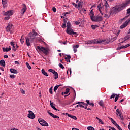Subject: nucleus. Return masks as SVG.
Returning a JSON list of instances; mask_svg holds the SVG:
<instances>
[{"label":"nucleus","mask_w":130,"mask_h":130,"mask_svg":"<svg viewBox=\"0 0 130 130\" xmlns=\"http://www.w3.org/2000/svg\"><path fill=\"white\" fill-rule=\"evenodd\" d=\"M26 66L28 68V70H31V69H32V67H31V66H30V64H29V63L26 62Z\"/></svg>","instance_id":"nucleus-33"},{"label":"nucleus","mask_w":130,"mask_h":130,"mask_svg":"<svg viewBox=\"0 0 130 130\" xmlns=\"http://www.w3.org/2000/svg\"><path fill=\"white\" fill-rule=\"evenodd\" d=\"M20 91H21V92L22 93V94H25V90H24L21 89Z\"/></svg>","instance_id":"nucleus-55"},{"label":"nucleus","mask_w":130,"mask_h":130,"mask_svg":"<svg viewBox=\"0 0 130 130\" xmlns=\"http://www.w3.org/2000/svg\"><path fill=\"white\" fill-rule=\"evenodd\" d=\"M23 8L21 10V13L22 15H24L25 14V12L27 11V7H26V5L23 4Z\"/></svg>","instance_id":"nucleus-9"},{"label":"nucleus","mask_w":130,"mask_h":130,"mask_svg":"<svg viewBox=\"0 0 130 130\" xmlns=\"http://www.w3.org/2000/svg\"><path fill=\"white\" fill-rule=\"evenodd\" d=\"M72 5L73 6H74L75 7V8H78V5H77V4H76V3H72Z\"/></svg>","instance_id":"nucleus-54"},{"label":"nucleus","mask_w":130,"mask_h":130,"mask_svg":"<svg viewBox=\"0 0 130 130\" xmlns=\"http://www.w3.org/2000/svg\"><path fill=\"white\" fill-rule=\"evenodd\" d=\"M89 105H90V106H94V103H90Z\"/></svg>","instance_id":"nucleus-63"},{"label":"nucleus","mask_w":130,"mask_h":130,"mask_svg":"<svg viewBox=\"0 0 130 130\" xmlns=\"http://www.w3.org/2000/svg\"><path fill=\"white\" fill-rule=\"evenodd\" d=\"M48 113L49 114V115H50V116H52V117H53V118H57V119L59 118V117L58 116H56L52 114V113L49 112V111H48Z\"/></svg>","instance_id":"nucleus-12"},{"label":"nucleus","mask_w":130,"mask_h":130,"mask_svg":"<svg viewBox=\"0 0 130 130\" xmlns=\"http://www.w3.org/2000/svg\"><path fill=\"white\" fill-rule=\"evenodd\" d=\"M57 89H58V86L56 85V86L54 87V92H55V93H56V91H57Z\"/></svg>","instance_id":"nucleus-37"},{"label":"nucleus","mask_w":130,"mask_h":130,"mask_svg":"<svg viewBox=\"0 0 130 130\" xmlns=\"http://www.w3.org/2000/svg\"><path fill=\"white\" fill-rule=\"evenodd\" d=\"M7 3H8V1L2 2V4L4 8H5V7H7Z\"/></svg>","instance_id":"nucleus-27"},{"label":"nucleus","mask_w":130,"mask_h":130,"mask_svg":"<svg viewBox=\"0 0 130 130\" xmlns=\"http://www.w3.org/2000/svg\"><path fill=\"white\" fill-rule=\"evenodd\" d=\"M53 75H54V78L55 80H57L58 78V73L57 72L54 71V73H53Z\"/></svg>","instance_id":"nucleus-15"},{"label":"nucleus","mask_w":130,"mask_h":130,"mask_svg":"<svg viewBox=\"0 0 130 130\" xmlns=\"http://www.w3.org/2000/svg\"><path fill=\"white\" fill-rule=\"evenodd\" d=\"M127 16L125 17L124 19H127L129 16H130V8L127 10Z\"/></svg>","instance_id":"nucleus-20"},{"label":"nucleus","mask_w":130,"mask_h":130,"mask_svg":"<svg viewBox=\"0 0 130 130\" xmlns=\"http://www.w3.org/2000/svg\"><path fill=\"white\" fill-rule=\"evenodd\" d=\"M10 77L11 78V79H15V75H11Z\"/></svg>","instance_id":"nucleus-51"},{"label":"nucleus","mask_w":130,"mask_h":130,"mask_svg":"<svg viewBox=\"0 0 130 130\" xmlns=\"http://www.w3.org/2000/svg\"><path fill=\"white\" fill-rule=\"evenodd\" d=\"M72 130H79V129H78V128H73L72 129Z\"/></svg>","instance_id":"nucleus-64"},{"label":"nucleus","mask_w":130,"mask_h":130,"mask_svg":"<svg viewBox=\"0 0 130 130\" xmlns=\"http://www.w3.org/2000/svg\"><path fill=\"white\" fill-rule=\"evenodd\" d=\"M37 49L39 50H40L41 51H42V52L45 54V55H48L49 54V49L48 48H45L44 47H40L38 46Z\"/></svg>","instance_id":"nucleus-3"},{"label":"nucleus","mask_w":130,"mask_h":130,"mask_svg":"<svg viewBox=\"0 0 130 130\" xmlns=\"http://www.w3.org/2000/svg\"><path fill=\"white\" fill-rule=\"evenodd\" d=\"M92 30H95L96 29V28H98V25H92L91 26Z\"/></svg>","instance_id":"nucleus-28"},{"label":"nucleus","mask_w":130,"mask_h":130,"mask_svg":"<svg viewBox=\"0 0 130 130\" xmlns=\"http://www.w3.org/2000/svg\"><path fill=\"white\" fill-rule=\"evenodd\" d=\"M76 104H82V105H87V104H86V103L83 102H77L76 103Z\"/></svg>","instance_id":"nucleus-30"},{"label":"nucleus","mask_w":130,"mask_h":130,"mask_svg":"<svg viewBox=\"0 0 130 130\" xmlns=\"http://www.w3.org/2000/svg\"><path fill=\"white\" fill-rule=\"evenodd\" d=\"M122 46H121L120 47H118L117 48V50H120V49H122Z\"/></svg>","instance_id":"nucleus-50"},{"label":"nucleus","mask_w":130,"mask_h":130,"mask_svg":"<svg viewBox=\"0 0 130 130\" xmlns=\"http://www.w3.org/2000/svg\"><path fill=\"white\" fill-rule=\"evenodd\" d=\"M66 33L69 35H72V34L73 35H78V33L74 32V30L72 28H67Z\"/></svg>","instance_id":"nucleus-4"},{"label":"nucleus","mask_w":130,"mask_h":130,"mask_svg":"<svg viewBox=\"0 0 130 130\" xmlns=\"http://www.w3.org/2000/svg\"><path fill=\"white\" fill-rule=\"evenodd\" d=\"M111 121L113 124H114V125H115V126L117 125V123L115 122V121H114L113 119H112V118H111Z\"/></svg>","instance_id":"nucleus-26"},{"label":"nucleus","mask_w":130,"mask_h":130,"mask_svg":"<svg viewBox=\"0 0 130 130\" xmlns=\"http://www.w3.org/2000/svg\"><path fill=\"white\" fill-rule=\"evenodd\" d=\"M52 88L53 87H51L49 90V92L50 94H53V92H52Z\"/></svg>","instance_id":"nucleus-40"},{"label":"nucleus","mask_w":130,"mask_h":130,"mask_svg":"<svg viewBox=\"0 0 130 130\" xmlns=\"http://www.w3.org/2000/svg\"><path fill=\"white\" fill-rule=\"evenodd\" d=\"M115 97V94L113 93L112 95L111 96L110 99H112V98H114Z\"/></svg>","instance_id":"nucleus-49"},{"label":"nucleus","mask_w":130,"mask_h":130,"mask_svg":"<svg viewBox=\"0 0 130 130\" xmlns=\"http://www.w3.org/2000/svg\"><path fill=\"white\" fill-rule=\"evenodd\" d=\"M80 23L81 22H80V20H78V21L75 22V25H80Z\"/></svg>","instance_id":"nucleus-39"},{"label":"nucleus","mask_w":130,"mask_h":130,"mask_svg":"<svg viewBox=\"0 0 130 130\" xmlns=\"http://www.w3.org/2000/svg\"><path fill=\"white\" fill-rule=\"evenodd\" d=\"M116 127H117V128H118V129L119 130H122V129H121V128L120 127V126H119L118 125V124H117V125H116Z\"/></svg>","instance_id":"nucleus-42"},{"label":"nucleus","mask_w":130,"mask_h":130,"mask_svg":"<svg viewBox=\"0 0 130 130\" xmlns=\"http://www.w3.org/2000/svg\"><path fill=\"white\" fill-rule=\"evenodd\" d=\"M68 117H71V118H72V119H74V120H77V117L75 116H73L71 114H68Z\"/></svg>","instance_id":"nucleus-19"},{"label":"nucleus","mask_w":130,"mask_h":130,"mask_svg":"<svg viewBox=\"0 0 130 130\" xmlns=\"http://www.w3.org/2000/svg\"><path fill=\"white\" fill-rule=\"evenodd\" d=\"M119 115L121 118V120H123V115L121 113L119 114Z\"/></svg>","instance_id":"nucleus-41"},{"label":"nucleus","mask_w":130,"mask_h":130,"mask_svg":"<svg viewBox=\"0 0 130 130\" xmlns=\"http://www.w3.org/2000/svg\"><path fill=\"white\" fill-rule=\"evenodd\" d=\"M99 122H101V123L102 124H104L103 122L102 121V120H101V119H100L99 120Z\"/></svg>","instance_id":"nucleus-60"},{"label":"nucleus","mask_w":130,"mask_h":130,"mask_svg":"<svg viewBox=\"0 0 130 130\" xmlns=\"http://www.w3.org/2000/svg\"><path fill=\"white\" fill-rule=\"evenodd\" d=\"M52 11L53 12H54V13H55V12H56V8H55V7H53L52 8Z\"/></svg>","instance_id":"nucleus-48"},{"label":"nucleus","mask_w":130,"mask_h":130,"mask_svg":"<svg viewBox=\"0 0 130 130\" xmlns=\"http://www.w3.org/2000/svg\"><path fill=\"white\" fill-rule=\"evenodd\" d=\"M67 29L71 28V27H72V24H71V22H67Z\"/></svg>","instance_id":"nucleus-24"},{"label":"nucleus","mask_w":130,"mask_h":130,"mask_svg":"<svg viewBox=\"0 0 130 130\" xmlns=\"http://www.w3.org/2000/svg\"><path fill=\"white\" fill-rule=\"evenodd\" d=\"M126 6L124 4H122L121 5H119V6L117 7H114L113 9L110 11V15H108L107 14H106V17L107 18H110V16L111 15H113L114 14H116L118 12H120V11H122L124 8H126Z\"/></svg>","instance_id":"nucleus-1"},{"label":"nucleus","mask_w":130,"mask_h":130,"mask_svg":"<svg viewBox=\"0 0 130 130\" xmlns=\"http://www.w3.org/2000/svg\"><path fill=\"white\" fill-rule=\"evenodd\" d=\"M130 3V0H126V3L124 4L125 5L126 7H127V5H129Z\"/></svg>","instance_id":"nucleus-35"},{"label":"nucleus","mask_w":130,"mask_h":130,"mask_svg":"<svg viewBox=\"0 0 130 130\" xmlns=\"http://www.w3.org/2000/svg\"><path fill=\"white\" fill-rule=\"evenodd\" d=\"M10 72L11 73H12V74H18V71L17 70H15L14 68H11L10 69Z\"/></svg>","instance_id":"nucleus-17"},{"label":"nucleus","mask_w":130,"mask_h":130,"mask_svg":"<svg viewBox=\"0 0 130 130\" xmlns=\"http://www.w3.org/2000/svg\"><path fill=\"white\" fill-rule=\"evenodd\" d=\"M73 48H75V49L79 48V45H74L73 47Z\"/></svg>","instance_id":"nucleus-45"},{"label":"nucleus","mask_w":130,"mask_h":130,"mask_svg":"<svg viewBox=\"0 0 130 130\" xmlns=\"http://www.w3.org/2000/svg\"><path fill=\"white\" fill-rule=\"evenodd\" d=\"M102 42H103V41L100 40V41H98V44L99 43L100 44H101V43H102Z\"/></svg>","instance_id":"nucleus-61"},{"label":"nucleus","mask_w":130,"mask_h":130,"mask_svg":"<svg viewBox=\"0 0 130 130\" xmlns=\"http://www.w3.org/2000/svg\"><path fill=\"white\" fill-rule=\"evenodd\" d=\"M118 100V98H117V96H116L115 98V102H116V101H117Z\"/></svg>","instance_id":"nucleus-62"},{"label":"nucleus","mask_w":130,"mask_h":130,"mask_svg":"<svg viewBox=\"0 0 130 130\" xmlns=\"http://www.w3.org/2000/svg\"><path fill=\"white\" fill-rule=\"evenodd\" d=\"M89 15H90V18L91 20H94L95 16L94 15V12H93V10H91L90 13H89Z\"/></svg>","instance_id":"nucleus-11"},{"label":"nucleus","mask_w":130,"mask_h":130,"mask_svg":"<svg viewBox=\"0 0 130 130\" xmlns=\"http://www.w3.org/2000/svg\"><path fill=\"white\" fill-rule=\"evenodd\" d=\"M77 107H82V108H85V106H83V105L79 104L77 105L76 107L75 108H77Z\"/></svg>","instance_id":"nucleus-29"},{"label":"nucleus","mask_w":130,"mask_h":130,"mask_svg":"<svg viewBox=\"0 0 130 130\" xmlns=\"http://www.w3.org/2000/svg\"><path fill=\"white\" fill-rule=\"evenodd\" d=\"M10 18H11V17H10V16H8L5 17V20H9V19H10Z\"/></svg>","instance_id":"nucleus-47"},{"label":"nucleus","mask_w":130,"mask_h":130,"mask_svg":"<svg viewBox=\"0 0 130 130\" xmlns=\"http://www.w3.org/2000/svg\"><path fill=\"white\" fill-rule=\"evenodd\" d=\"M48 71H49V72L52 73V74H53L54 73V72H55V71L53 70V69H49Z\"/></svg>","instance_id":"nucleus-44"},{"label":"nucleus","mask_w":130,"mask_h":130,"mask_svg":"<svg viewBox=\"0 0 130 130\" xmlns=\"http://www.w3.org/2000/svg\"><path fill=\"white\" fill-rule=\"evenodd\" d=\"M20 41L21 44H24V42H25V41H24V38H23V36L21 37V38L20 39Z\"/></svg>","instance_id":"nucleus-32"},{"label":"nucleus","mask_w":130,"mask_h":130,"mask_svg":"<svg viewBox=\"0 0 130 130\" xmlns=\"http://www.w3.org/2000/svg\"><path fill=\"white\" fill-rule=\"evenodd\" d=\"M28 113L27 115L28 118H30L31 119H34L35 118V114H34V113L32 111H28Z\"/></svg>","instance_id":"nucleus-6"},{"label":"nucleus","mask_w":130,"mask_h":130,"mask_svg":"<svg viewBox=\"0 0 130 130\" xmlns=\"http://www.w3.org/2000/svg\"><path fill=\"white\" fill-rule=\"evenodd\" d=\"M0 66H2V67H6V62H5V60H0Z\"/></svg>","instance_id":"nucleus-18"},{"label":"nucleus","mask_w":130,"mask_h":130,"mask_svg":"<svg viewBox=\"0 0 130 130\" xmlns=\"http://www.w3.org/2000/svg\"><path fill=\"white\" fill-rule=\"evenodd\" d=\"M109 128H111V129H112V130H116V129H115V128H114V127H112L111 126H109Z\"/></svg>","instance_id":"nucleus-58"},{"label":"nucleus","mask_w":130,"mask_h":130,"mask_svg":"<svg viewBox=\"0 0 130 130\" xmlns=\"http://www.w3.org/2000/svg\"><path fill=\"white\" fill-rule=\"evenodd\" d=\"M128 39H129L128 38V37H127V36H126L125 37H124V41H126V40H128Z\"/></svg>","instance_id":"nucleus-53"},{"label":"nucleus","mask_w":130,"mask_h":130,"mask_svg":"<svg viewBox=\"0 0 130 130\" xmlns=\"http://www.w3.org/2000/svg\"><path fill=\"white\" fill-rule=\"evenodd\" d=\"M13 29V24H9L6 27V32H10L12 33V29Z\"/></svg>","instance_id":"nucleus-7"},{"label":"nucleus","mask_w":130,"mask_h":130,"mask_svg":"<svg viewBox=\"0 0 130 130\" xmlns=\"http://www.w3.org/2000/svg\"><path fill=\"white\" fill-rule=\"evenodd\" d=\"M60 43H62V44H64V45H67L68 44V42L65 41L64 42H61V41H59Z\"/></svg>","instance_id":"nucleus-34"},{"label":"nucleus","mask_w":130,"mask_h":130,"mask_svg":"<svg viewBox=\"0 0 130 130\" xmlns=\"http://www.w3.org/2000/svg\"><path fill=\"white\" fill-rule=\"evenodd\" d=\"M12 15H13L12 11H8L4 14V16H12Z\"/></svg>","instance_id":"nucleus-13"},{"label":"nucleus","mask_w":130,"mask_h":130,"mask_svg":"<svg viewBox=\"0 0 130 130\" xmlns=\"http://www.w3.org/2000/svg\"><path fill=\"white\" fill-rule=\"evenodd\" d=\"M13 46V50H14V51H16V50H17V48H16L15 47V45H14V46Z\"/></svg>","instance_id":"nucleus-59"},{"label":"nucleus","mask_w":130,"mask_h":130,"mask_svg":"<svg viewBox=\"0 0 130 130\" xmlns=\"http://www.w3.org/2000/svg\"><path fill=\"white\" fill-rule=\"evenodd\" d=\"M116 112H117V113H118V114H120L121 113L120 112V111H119V109H117L116 110Z\"/></svg>","instance_id":"nucleus-56"},{"label":"nucleus","mask_w":130,"mask_h":130,"mask_svg":"<svg viewBox=\"0 0 130 130\" xmlns=\"http://www.w3.org/2000/svg\"><path fill=\"white\" fill-rule=\"evenodd\" d=\"M107 6H108V4L107 3L104 6L105 7V10L106 11V9H107Z\"/></svg>","instance_id":"nucleus-57"},{"label":"nucleus","mask_w":130,"mask_h":130,"mask_svg":"<svg viewBox=\"0 0 130 130\" xmlns=\"http://www.w3.org/2000/svg\"><path fill=\"white\" fill-rule=\"evenodd\" d=\"M88 43L89 44H92V43H93L94 44H98V39H94V40H92L91 41H89Z\"/></svg>","instance_id":"nucleus-10"},{"label":"nucleus","mask_w":130,"mask_h":130,"mask_svg":"<svg viewBox=\"0 0 130 130\" xmlns=\"http://www.w3.org/2000/svg\"><path fill=\"white\" fill-rule=\"evenodd\" d=\"M50 102L51 107H52V108H53V109H54V110L57 111L58 110L57 109H56L55 107V104H53V103H51V101H50Z\"/></svg>","instance_id":"nucleus-14"},{"label":"nucleus","mask_w":130,"mask_h":130,"mask_svg":"<svg viewBox=\"0 0 130 130\" xmlns=\"http://www.w3.org/2000/svg\"><path fill=\"white\" fill-rule=\"evenodd\" d=\"M38 121L41 125H42V126H48V123H47V122H46L45 120L41 119H39Z\"/></svg>","instance_id":"nucleus-5"},{"label":"nucleus","mask_w":130,"mask_h":130,"mask_svg":"<svg viewBox=\"0 0 130 130\" xmlns=\"http://www.w3.org/2000/svg\"><path fill=\"white\" fill-rule=\"evenodd\" d=\"M99 105H100V106H102V107L104 106V103L102 101H101L100 102H99Z\"/></svg>","instance_id":"nucleus-31"},{"label":"nucleus","mask_w":130,"mask_h":130,"mask_svg":"<svg viewBox=\"0 0 130 130\" xmlns=\"http://www.w3.org/2000/svg\"><path fill=\"white\" fill-rule=\"evenodd\" d=\"M93 22H101V21H102V16H99L96 17V18L94 16V18H93V20H92Z\"/></svg>","instance_id":"nucleus-8"},{"label":"nucleus","mask_w":130,"mask_h":130,"mask_svg":"<svg viewBox=\"0 0 130 130\" xmlns=\"http://www.w3.org/2000/svg\"><path fill=\"white\" fill-rule=\"evenodd\" d=\"M59 67H60L61 69H64V66H63L61 63L59 64Z\"/></svg>","instance_id":"nucleus-46"},{"label":"nucleus","mask_w":130,"mask_h":130,"mask_svg":"<svg viewBox=\"0 0 130 130\" xmlns=\"http://www.w3.org/2000/svg\"><path fill=\"white\" fill-rule=\"evenodd\" d=\"M67 57H65V59L66 60L68 59L69 62H71V56L67 55Z\"/></svg>","instance_id":"nucleus-25"},{"label":"nucleus","mask_w":130,"mask_h":130,"mask_svg":"<svg viewBox=\"0 0 130 130\" xmlns=\"http://www.w3.org/2000/svg\"><path fill=\"white\" fill-rule=\"evenodd\" d=\"M66 22H64V23L62 24L61 27H62V28H63V29H64V28H67V26H66Z\"/></svg>","instance_id":"nucleus-38"},{"label":"nucleus","mask_w":130,"mask_h":130,"mask_svg":"<svg viewBox=\"0 0 130 130\" xmlns=\"http://www.w3.org/2000/svg\"><path fill=\"white\" fill-rule=\"evenodd\" d=\"M42 73L44 76H46V77H48V74H47V73L45 72V70L44 69L42 70Z\"/></svg>","instance_id":"nucleus-23"},{"label":"nucleus","mask_w":130,"mask_h":130,"mask_svg":"<svg viewBox=\"0 0 130 130\" xmlns=\"http://www.w3.org/2000/svg\"><path fill=\"white\" fill-rule=\"evenodd\" d=\"M82 12L84 14H86V10H85V9H82V10L81 11V13H82Z\"/></svg>","instance_id":"nucleus-52"},{"label":"nucleus","mask_w":130,"mask_h":130,"mask_svg":"<svg viewBox=\"0 0 130 130\" xmlns=\"http://www.w3.org/2000/svg\"><path fill=\"white\" fill-rule=\"evenodd\" d=\"M29 35L30 36H33L34 38L35 39V36H37L38 35V34L37 32H34V33H29Z\"/></svg>","instance_id":"nucleus-22"},{"label":"nucleus","mask_w":130,"mask_h":130,"mask_svg":"<svg viewBox=\"0 0 130 130\" xmlns=\"http://www.w3.org/2000/svg\"><path fill=\"white\" fill-rule=\"evenodd\" d=\"M83 4V2H82L81 1H80L78 4V8H80L81 6H82V4Z\"/></svg>","instance_id":"nucleus-36"},{"label":"nucleus","mask_w":130,"mask_h":130,"mask_svg":"<svg viewBox=\"0 0 130 130\" xmlns=\"http://www.w3.org/2000/svg\"><path fill=\"white\" fill-rule=\"evenodd\" d=\"M69 92H70V88H67L64 92H62V95H67L69 94Z\"/></svg>","instance_id":"nucleus-21"},{"label":"nucleus","mask_w":130,"mask_h":130,"mask_svg":"<svg viewBox=\"0 0 130 130\" xmlns=\"http://www.w3.org/2000/svg\"><path fill=\"white\" fill-rule=\"evenodd\" d=\"M11 49V47H9V48H5V47L3 48V50L4 52H8V51H10Z\"/></svg>","instance_id":"nucleus-16"},{"label":"nucleus","mask_w":130,"mask_h":130,"mask_svg":"<svg viewBox=\"0 0 130 130\" xmlns=\"http://www.w3.org/2000/svg\"><path fill=\"white\" fill-rule=\"evenodd\" d=\"M25 39V42L26 43L27 46H30L31 45V43H33L34 39H35L33 36H30L29 34H28V37H26Z\"/></svg>","instance_id":"nucleus-2"},{"label":"nucleus","mask_w":130,"mask_h":130,"mask_svg":"<svg viewBox=\"0 0 130 130\" xmlns=\"http://www.w3.org/2000/svg\"><path fill=\"white\" fill-rule=\"evenodd\" d=\"M87 129L88 130H95V129H94V128L93 127H87Z\"/></svg>","instance_id":"nucleus-43"}]
</instances>
